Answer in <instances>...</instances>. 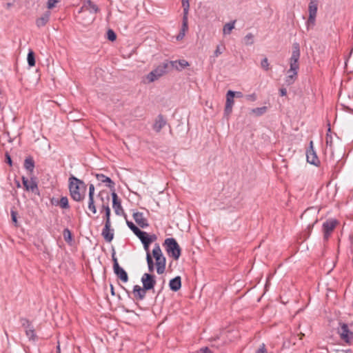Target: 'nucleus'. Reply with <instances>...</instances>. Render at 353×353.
I'll return each mask as SVG.
<instances>
[{"instance_id": "1", "label": "nucleus", "mask_w": 353, "mask_h": 353, "mask_svg": "<svg viewBox=\"0 0 353 353\" xmlns=\"http://www.w3.org/2000/svg\"><path fill=\"white\" fill-rule=\"evenodd\" d=\"M86 185L85 183L74 176L69 178V190L72 199L77 202L84 199Z\"/></svg>"}, {"instance_id": "2", "label": "nucleus", "mask_w": 353, "mask_h": 353, "mask_svg": "<svg viewBox=\"0 0 353 353\" xmlns=\"http://www.w3.org/2000/svg\"><path fill=\"white\" fill-rule=\"evenodd\" d=\"M165 246V251L168 254L173 258L174 260H178L181 256V250L176 242V239L174 238H167L163 243Z\"/></svg>"}, {"instance_id": "3", "label": "nucleus", "mask_w": 353, "mask_h": 353, "mask_svg": "<svg viewBox=\"0 0 353 353\" xmlns=\"http://www.w3.org/2000/svg\"><path fill=\"white\" fill-rule=\"evenodd\" d=\"M152 256L156 260L157 272L161 274L165 272L166 259L163 255L159 243H155L152 250Z\"/></svg>"}, {"instance_id": "4", "label": "nucleus", "mask_w": 353, "mask_h": 353, "mask_svg": "<svg viewBox=\"0 0 353 353\" xmlns=\"http://www.w3.org/2000/svg\"><path fill=\"white\" fill-rule=\"evenodd\" d=\"M300 58V47L298 43H294L292 46V56L290 59V69L288 73L295 72L298 73L299 68V59Z\"/></svg>"}, {"instance_id": "5", "label": "nucleus", "mask_w": 353, "mask_h": 353, "mask_svg": "<svg viewBox=\"0 0 353 353\" xmlns=\"http://www.w3.org/2000/svg\"><path fill=\"white\" fill-rule=\"evenodd\" d=\"M169 67L168 61L163 62L161 65H158L155 69L148 74L147 79L148 80V82L152 83L159 79L167 72V70Z\"/></svg>"}, {"instance_id": "6", "label": "nucleus", "mask_w": 353, "mask_h": 353, "mask_svg": "<svg viewBox=\"0 0 353 353\" xmlns=\"http://www.w3.org/2000/svg\"><path fill=\"white\" fill-rule=\"evenodd\" d=\"M98 196L100 197V199L102 201V205L101 207V212L103 211L105 212V216L103 217V219L105 220V223L111 224V221H110V213L111 212H110V208L109 206L110 196L107 194L105 198H104L101 193H99L98 194Z\"/></svg>"}, {"instance_id": "7", "label": "nucleus", "mask_w": 353, "mask_h": 353, "mask_svg": "<svg viewBox=\"0 0 353 353\" xmlns=\"http://www.w3.org/2000/svg\"><path fill=\"white\" fill-rule=\"evenodd\" d=\"M112 259L113 261V270L114 274L119 278L123 283H126L128 281V276L127 272L119 266L117 261V259L115 256V252H113L112 254Z\"/></svg>"}, {"instance_id": "8", "label": "nucleus", "mask_w": 353, "mask_h": 353, "mask_svg": "<svg viewBox=\"0 0 353 353\" xmlns=\"http://www.w3.org/2000/svg\"><path fill=\"white\" fill-rule=\"evenodd\" d=\"M309 17L307 21V28L310 29L314 26L317 12V2L312 0L309 4Z\"/></svg>"}, {"instance_id": "9", "label": "nucleus", "mask_w": 353, "mask_h": 353, "mask_svg": "<svg viewBox=\"0 0 353 353\" xmlns=\"http://www.w3.org/2000/svg\"><path fill=\"white\" fill-rule=\"evenodd\" d=\"M141 280L143 287L148 291L154 289L157 283L155 276L149 273H144Z\"/></svg>"}, {"instance_id": "10", "label": "nucleus", "mask_w": 353, "mask_h": 353, "mask_svg": "<svg viewBox=\"0 0 353 353\" xmlns=\"http://www.w3.org/2000/svg\"><path fill=\"white\" fill-rule=\"evenodd\" d=\"M341 339L347 343H350L353 339V332H351L347 324L343 323L338 330Z\"/></svg>"}, {"instance_id": "11", "label": "nucleus", "mask_w": 353, "mask_h": 353, "mask_svg": "<svg viewBox=\"0 0 353 353\" xmlns=\"http://www.w3.org/2000/svg\"><path fill=\"white\" fill-rule=\"evenodd\" d=\"M20 321L21 323V325L25 329L26 336L29 338V339L34 340L36 338V334L34 329L30 321L25 318L21 319Z\"/></svg>"}, {"instance_id": "12", "label": "nucleus", "mask_w": 353, "mask_h": 353, "mask_svg": "<svg viewBox=\"0 0 353 353\" xmlns=\"http://www.w3.org/2000/svg\"><path fill=\"white\" fill-rule=\"evenodd\" d=\"M307 161L312 165H317L320 161L314 150L313 142L311 141L310 143V148L306 151Z\"/></svg>"}, {"instance_id": "13", "label": "nucleus", "mask_w": 353, "mask_h": 353, "mask_svg": "<svg viewBox=\"0 0 353 353\" xmlns=\"http://www.w3.org/2000/svg\"><path fill=\"white\" fill-rule=\"evenodd\" d=\"M337 224V221L334 219L327 220L323 224V231L324 233V239H328L330 234L332 232Z\"/></svg>"}, {"instance_id": "14", "label": "nucleus", "mask_w": 353, "mask_h": 353, "mask_svg": "<svg viewBox=\"0 0 353 353\" xmlns=\"http://www.w3.org/2000/svg\"><path fill=\"white\" fill-rule=\"evenodd\" d=\"M22 182L26 190L31 191L34 194H39L37 183L34 180L31 179V180L29 181L27 178L23 176Z\"/></svg>"}, {"instance_id": "15", "label": "nucleus", "mask_w": 353, "mask_h": 353, "mask_svg": "<svg viewBox=\"0 0 353 353\" xmlns=\"http://www.w3.org/2000/svg\"><path fill=\"white\" fill-rule=\"evenodd\" d=\"M235 96V93L232 90H229L226 94V103L225 106V114L229 115L232 111V106L234 105V97Z\"/></svg>"}, {"instance_id": "16", "label": "nucleus", "mask_w": 353, "mask_h": 353, "mask_svg": "<svg viewBox=\"0 0 353 353\" xmlns=\"http://www.w3.org/2000/svg\"><path fill=\"white\" fill-rule=\"evenodd\" d=\"M112 208L114 212L117 215H121L124 213L123 209L121 206V201L119 200L117 193L113 191L112 193Z\"/></svg>"}, {"instance_id": "17", "label": "nucleus", "mask_w": 353, "mask_h": 353, "mask_svg": "<svg viewBox=\"0 0 353 353\" xmlns=\"http://www.w3.org/2000/svg\"><path fill=\"white\" fill-rule=\"evenodd\" d=\"M101 235L105 241L110 243L112 241L114 238V230L111 229V224L105 223Z\"/></svg>"}, {"instance_id": "18", "label": "nucleus", "mask_w": 353, "mask_h": 353, "mask_svg": "<svg viewBox=\"0 0 353 353\" xmlns=\"http://www.w3.org/2000/svg\"><path fill=\"white\" fill-rule=\"evenodd\" d=\"M135 222L142 228H147L149 224L147 219L144 217L143 212H136L132 214Z\"/></svg>"}, {"instance_id": "19", "label": "nucleus", "mask_w": 353, "mask_h": 353, "mask_svg": "<svg viewBox=\"0 0 353 353\" xmlns=\"http://www.w3.org/2000/svg\"><path fill=\"white\" fill-rule=\"evenodd\" d=\"M166 124L167 121L164 117L162 114H159L154 121L152 128L155 132H159Z\"/></svg>"}, {"instance_id": "20", "label": "nucleus", "mask_w": 353, "mask_h": 353, "mask_svg": "<svg viewBox=\"0 0 353 353\" xmlns=\"http://www.w3.org/2000/svg\"><path fill=\"white\" fill-rule=\"evenodd\" d=\"M148 290L145 289V288H141L139 285H136L133 288V294L134 298L137 300H143L145 299L146 295V292Z\"/></svg>"}, {"instance_id": "21", "label": "nucleus", "mask_w": 353, "mask_h": 353, "mask_svg": "<svg viewBox=\"0 0 353 353\" xmlns=\"http://www.w3.org/2000/svg\"><path fill=\"white\" fill-rule=\"evenodd\" d=\"M96 178L99 181L105 183L107 187L114 191L115 183L110 177L106 176L103 174H97Z\"/></svg>"}, {"instance_id": "22", "label": "nucleus", "mask_w": 353, "mask_h": 353, "mask_svg": "<svg viewBox=\"0 0 353 353\" xmlns=\"http://www.w3.org/2000/svg\"><path fill=\"white\" fill-rule=\"evenodd\" d=\"M168 63L170 66L177 70H181L189 65L188 62L184 59L168 61Z\"/></svg>"}, {"instance_id": "23", "label": "nucleus", "mask_w": 353, "mask_h": 353, "mask_svg": "<svg viewBox=\"0 0 353 353\" xmlns=\"http://www.w3.org/2000/svg\"><path fill=\"white\" fill-rule=\"evenodd\" d=\"M169 287L170 290L174 292H176L181 288V279L179 276L174 277L171 279L169 283Z\"/></svg>"}, {"instance_id": "24", "label": "nucleus", "mask_w": 353, "mask_h": 353, "mask_svg": "<svg viewBox=\"0 0 353 353\" xmlns=\"http://www.w3.org/2000/svg\"><path fill=\"white\" fill-rule=\"evenodd\" d=\"M50 14L51 13L50 11H46L42 14L41 17L38 18L36 20L37 26L41 28L46 26L50 19Z\"/></svg>"}, {"instance_id": "25", "label": "nucleus", "mask_w": 353, "mask_h": 353, "mask_svg": "<svg viewBox=\"0 0 353 353\" xmlns=\"http://www.w3.org/2000/svg\"><path fill=\"white\" fill-rule=\"evenodd\" d=\"M84 8L89 12H92L94 14L98 12L99 10L98 6L91 0H88L86 1L85 4L84 5Z\"/></svg>"}, {"instance_id": "26", "label": "nucleus", "mask_w": 353, "mask_h": 353, "mask_svg": "<svg viewBox=\"0 0 353 353\" xmlns=\"http://www.w3.org/2000/svg\"><path fill=\"white\" fill-rule=\"evenodd\" d=\"M24 168L32 173L34 168V161L32 157H28L24 161Z\"/></svg>"}, {"instance_id": "27", "label": "nucleus", "mask_w": 353, "mask_h": 353, "mask_svg": "<svg viewBox=\"0 0 353 353\" xmlns=\"http://www.w3.org/2000/svg\"><path fill=\"white\" fill-rule=\"evenodd\" d=\"M136 236L140 239L142 243H151V240L149 239V234L147 232L140 230Z\"/></svg>"}, {"instance_id": "28", "label": "nucleus", "mask_w": 353, "mask_h": 353, "mask_svg": "<svg viewBox=\"0 0 353 353\" xmlns=\"http://www.w3.org/2000/svg\"><path fill=\"white\" fill-rule=\"evenodd\" d=\"M297 77V72H291V73H288V76L285 78V83L288 85H292Z\"/></svg>"}, {"instance_id": "29", "label": "nucleus", "mask_w": 353, "mask_h": 353, "mask_svg": "<svg viewBox=\"0 0 353 353\" xmlns=\"http://www.w3.org/2000/svg\"><path fill=\"white\" fill-rule=\"evenodd\" d=\"M235 22L236 21H233L224 25L223 28L224 34H230L231 33L232 30L234 28Z\"/></svg>"}, {"instance_id": "30", "label": "nucleus", "mask_w": 353, "mask_h": 353, "mask_svg": "<svg viewBox=\"0 0 353 353\" xmlns=\"http://www.w3.org/2000/svg\"><path fill=\"white\" fill-rule=\"evenodd\" d=\"M146 261L149 272H152L154 270V263L150 254H146Z\"/></svg>"}, {"instance_id": "31", "label": "nucleus", "mask_w": 353, "mask_h": 353, "mask_svg": "<svg viewBox=\"0 0 353 353\" xmlns=\"http://www.w3.org/2000/svg\"><path fill=\"white\" fill-rule=\"evenodd\" d=\"M88 208L92 214H95L97 213V208L94 203V197H89Z\"/></svg>"}, {"instance_id": "32", "label": "nucleus", "mask_w": 353, "mask_h": 353, "mask_svg": "<svg viewBox=\"0 0 353 353\" xmlns=\"http://www.w3.org/2000/svg\"><path fill=\"white\" fill-rule=\"evenodd\" d=\"M27 60L28 65L30 67L35 65V57H34V53L33 51L30 50V52L28 54Z\"/></svg>"}, {"instance_id": "33", "label": "nucleus", "mask_w": 353, "mask_h": 353, "mask_svg": "<svg viewBox=\"0 0 353 353\" xmlns=\"http://www.w3.org/2000/svg\"><path fill=\"white\" fill-rule=\"evenodd\" d=\"M188 29V15H183V19H182V26L181 29V32L185 34V32Z\"/></svg>"}, {"instance_id": "34", "label": "nucleus", "mask_w": 353, "mask_h": 353, "mask_svg": "<svg viewBox=\"0 0 353 353\" xmlns=\"http://www.w3.org/2000/svg\"><path fill=\"white\" fill-rule=\"evenodd\" d=\"M267 109L266 106L256 108L252 110V112L255 114L256 116H261L266 112Z\"/></svg>"}, {"instance_id": "35", "label": "nucleus", "mask_w": 353, "mask_h": 353, "mask_svg": "<svg viewBox=\"0 0 353 353\" xmlns=\"http://www.w3.org/2000/svg\"><path fill=\"white\" fill-rule=\"evenodd\" d=\"M244 43L246 46H250L254 43V35L252 33L247 34L244 37Z\"/></svg>"}, {"instance_id": "36", "label": "nucleus", "mask_w": 353, "mask_h": 353, "mask_svg": "<svg viewBox=\"0 0 353 353\" xmlns=\"http://www.w3.org/2000/svg\"><path fill=\"white\" fill-rule=\"evenodd\" d=\"M59 205L63 209L69 208L68 199L66 196H62L59 201Z\"/></svg>"}, {"instance_id": "37", "label": "nucleus", "mask_w": 353, "mask_h": 353, "mask_svg": "<svg viewBox=\"0 0 353 353\" xmlns=\"http://www.w3.org/2000/svg\"><path fill=\"white\" fill-rule=\"evenodd\" d=\"M126 224L129 227V228L134 232L135 235L139 232L141 230L138 227H137L132 221H126Z\"/></svg>"}, {"instance_id": "38", "label": "nucleus", "mask_w": 353, "mask_h": 353, "mask_svg": "<svg viewBox=\"0 0 353 353\" xmlns=\"http://www.w3.org/2000/svg\"><path fill=\"white\" fill-rule=\"evenodd\" d=\"M190 0H182V7L183 8L184 15H188V11L190 8Z\"/></svg>"}, {"instance_id": "39", "label": "nucleus", "mask_w": 353, "mask_h": 353, "mask_svg": "<svg viewBox=\"0 0 353 353\" xmlns=\"http://www.w3.org/2000/svg\"><path fill=\"white\" fill-rule=\"evenodd\" d=\"M63 235L65 241L69 242L72 240V234L69 229L65 228L63 230Z\"/></svg>"}, {"instance_id": "40", "label": "nucleus", "mask_w": 353, "mask_h": 353, "mask_svg": "<svg viewBox=\"0 0 353 353\" xmlns=\"http://www.w3.org/2000/svg\"><path fill=\"white\" fill-rule=\"evenodd\" d=\"M107 38L111 41H115L117 39L116 33L112 29H109L107 31Z\"/></svg>"}, {"instance_id": "41", "label": "nucleus", "mask_w": 353, "mask_h": 353, "mask_svg": "<svg viewBox=\"0 0 353 353\" xmlns=\"http://www.w3.org/2000/svg\"><path fill=\"white\" fill-rule=\"evenodd\" d=\"M270 64H269V62H268V59L265 57L263 59H262L261 62V66L263 69H264L265 71H268L270 70V67H269Z\"/></svg>"}, {"instance_id": "42", "label": "nucleus", "mask_w": 353, "mask_h": 353, "mask_svg": "<svg viewBox=\"0 0 353 353\" xmlns=\"http://www.w3.org/2000/svg\"><path fill=\"white\" fill-rule=\"evenodd\" d=\"M10 213H11V218H12V222L14 223L15 226H17L18 225V221H17V211H15L14 210H11Z\"/></svg>"}, {"instance_id": "43", "label": "nucleus", "mask_w": 353, "mask_h": 353, "mask_svg": "<svg viewBox=\"0 0 353 353\" xmlns=\"http://www.w3.org/2000/svg\"><path fill=\"white\" fill-rule=\"evenodd\" d=\"M326 145L330 147H332V137L329 134V133H327L326 134Z\"/></svg>"}, {"instance_id": "44", "label": "nucleus", "mask_w": 353, "mask_h": 353, "mask_svg": "<svg viewBox=\"0 0 353 353\" xmlns=\"http://www.w3.org/2000/svg\"><path fill=\"white\" fill-rule=\"evenodd\" d=\"M196 353H212V352L208 347H204L199 349Z\"/></svg>"}, {"instance_id": "45", "label": "nucleus", "mask_w": 353, "mask_h": 353, "mask_svg": "<svg viewBox=\"0 0 353 353\" xmlns=\"http://www.w3.org/2000/svg\"><path fill=\"white\" fill-rule=\"evenodd\" d=\"M223 53L220 46H217L216 50L214 52V57H217Z\"/></svg>"}, {"instance_id": "46", "label": "nucleus", "mask_w": 353, "mask_h": 353, "mask_svg": "<svg viewBox=\"0 0 353 353\" xmlns=\"http://www.w3.org/2000/svg\"><path fill=\"white\" fill-rule=\"evenodd\" d=\"M94 186L93 184L89 185V197H94Z\"/></svg>"}, {"instance_id": "47", "label": "nucleus", "mask_w": 353, "mask_h": 353, "mask_svg": "<svg viewBox=\"0 0 353 353\" xmlns=\"http://www.w3.org/2000/svg\"><path fill=\"white\" fill-rule=\"evenodd\" d=\"M256 353H268L264 343L261 344L260 347L256 350Z\"/></svg>"}, {"instance_id": "48", "label": "nucleus", "mask_w": 353, "mask_h": 353, "mask_svg": "<svg viewBox=\"0 0 353 353\" xmlns=\"http://www.w3.org/2000/svg\"><path fill=\"white\" fill-rule=\"evenodd\" d=\"M57 2V0H48L47 3L48 8L52 9V8H54Z\"/></svg>"}, {"instance_id": "49", "label": "nucleus", "mask_w": 353, "mask_h": 353, "mask_svg": "<svg viewBox=\"0 0 353 353\" xmlns=\"http://www.w3.org/2000/svg\"><path fill=\"white\" fill-rule=\"evenodd\" d=\"M246 99L248 101H254L256 100V96L254 93L246 95Z\"/></svg>"}, {"instance_id": "50", "label": "nucleus", "mask_w": 353, "mask_h": 353, "mask_svg": "<svg viewBox=\"0 0 353 353\" xmlns=\"http://www.w3.org/2000/svg\"><path fill=\"white\" fill-rule=\"evenodd\" d=\"M151 243H143V248H144V250H145L146 252V254H150V249H149V247H150V245Z\"/></svg>"}, {"instance_id": "51", "label": "nucleus", "mask_w": 353, "mask_h": 353, "mask_svg": "<svg viewBox=\"0 0 353 353\" xmlns=\"http://www.w3.org/2000/svg\"><path fill=\"white\" fill-rule=\"evenodd\" d=\"M279 92H280V95L282 97L285 96L287 94V90L285 88H281L279 90Z\"/></svg>"}, {"instance_id": "52", "label": "nucleus", "mask_w": 353, "mask_h": 353, "mask_svg": "<svg viewBox=\"0 0 353 353\" xmlns=\"http://www.w3.org/2000/svg\"><path fill=\"white\" fill-rule=\"evenodd\" d=\"M184 36H185V33L181 32L180 31L179 34L176 37V39L177 40H181V39H182L184 37Z\"/></svg>"}, {"instance_id": "53", "label": "nucleus", "mask_w": 353, "mask_h": 353, "mask_svg": "<svg viewBox=\"0 0 353 353\" xmlns=\"http://www.w3.org/2000/svg\"><path fill=\"white\" fill-rule=\"evenodd\" d=\"M6 162L9 164V165H12V159H11V157L10 155H8V154H6Z\"/></svg>"}, {"instance_id": "54", "label": "nucleus", "mask_w": 353, "mask_h": 353, "mask_svg": "<svg viewBox=\"0 0 353 353\" xmlns=\"http://www.w3.org/2000/svg\"><path fill=\"white\" fill-rule=\"evenodd\" d=\"M149 239L151 240V243L157 239V236L155 234L149 235Z\"/></svg>"}, {"instance_id": "55", "label": "nucleus", "mask_w": 353, "mask_h": 353, "mask_svg": "<svg viewBox=\"0 0 353 353\" xmlns=\"http://www.w3.org/2000/svg\"><path fill=\"white\" fill-rule=\"evenodd\" d=\"M234 93H235L234 97H243V94L241 92H234Z\"/></svg>"}, {"instance_id": "56", "label": "nucleus", "mask_w": 353, "mask_h": 353, "mask_svg": "<svg viewBox=\"0 0 353 353\" xmlns=\"http://www.w3.org/2000/svg\"><path fill=\"white\" fill-rule=\"evenodd\" d=\"M110 292L112 296L115 295L114 289L112 284L110 285Z\"/></svg>"}, {"instance_id": "57", "label": "nucleus", "mask_w": 353, "mask_h": 353, "mask_svg": "<svg viewBox=\"0 0 353 353\" xmlns=\"http://www.w3.org/2000/svg\"><path fill=\"white\" fill-rule=\"evenodd\" d=\"M57 353H61L59 344L57 347Z\"/></svg>"}, {"instance_id": "58", "label": "nucleus", "mask_w": 353, "mask_h": 353, "mask_svg": "<svg viewBox=\"0 0 353 353\" xmlns=\"http://www.w3.org/2000/svg\"><path fill=\"white\" fill-rule=\"evenodd\" d=\"M10 6H11V3H7V7L9 8Z\"/></svg>"}]
</instances>
